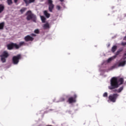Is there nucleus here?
I'll use <instances>...</instances> for the list:
<instances>
[{"instance_id": "obj_3", "label": "nucleus", "mask_w": 126, "mask_h": 126, "mask_svg": "<svg viewBox=\"0 0 126 126\" xmlns=\"http://www.w3.org/2000/svg\"><path fill=\"white\" fill-rule=\"evenodd\" d=\"M26 15H27L26 19L28 21L30 20H32L33 22L37 21V17L36 15L32 13V11L30 10L28 11L26 13Z\"/></svg>"}, {"instance_id": "obj_4", "label": "nucleus", "mask_w": 126, "mask_h": 126, "mask_svg": "<svg viewBox=\"0 0 126 126\" xmlns=\"http://www.w3.org/2000/svg\"><path fill=\"white\" fill-rule=\"evenodd\" d=\"M7 48L8 50H13V49L18 50V49H19V46L16 43L12 42L7 45Z\"/></svg>"}, {"instance_id": "obj_15", "label": "nucleus", "mask_w": 126, "mask_h": 126, "mask_svg": "<svg viewBox=\"0 0 126 126\" xmlns=\"http://www.w3.org/2000/svg\"><path fill=\"white\" fill-rule=\"evenodd\" d=\"M4 10V5L3 4H0V13H1V12Z\"/></svg>"}, {"instance_id": "obj_27", "label": "nucleus", "mask_w": 126, "mask_h": 126, "mask_svg": "<svg viewBox=\"0 0 126 126\" xmlns=\"http://www.w3.org/2000/svg\"><path fill=\"white\" fill-rule=\"evenodd\" d=\"M121 45H122V46H126V42H122Z\"/></svg>"}, {"instance_id": "obj_18", "label": "nucleus", "mask_w": 126, "mask_h": 126, "mask_svg": "<svg viewBox=\"0 0 126 126\" xmlns=\"http://www.w3.org/2000/svg\"><path fill=\"white\" fill-rule=\"evenodd\" d=\"M117 46L114 45L112 47L111 49V51L112 52V53H115V52H116V51H117Z\"/></svg>"}, {"instance_id": "obj_31", "label": "nucleus", "mask_w": 126, "mask_h": 126, "mask_svg": "<svg viewBox=\"0 0 126 126\" xmlns=\"http://www.w3.org/2000/svg\"><path fill=\"white\" fill-rule=\"evenodd\" d=\"M61 100L62 101H64V98H63V97L61 98Z\"/></svg>"}, {"instance_id": "obj_33", "label": "nucleus", "mask_w": 126, "mask_h": 126, "mask_svg": "<svg viewBox=\"0 0 126 126\" xmlns=\"http://www.w3.org/2000/svg\"><path fill=\"white\" fill-rule=\"evenodd\" d=\"M124 56H126V53L124 54Z\"/></svg>"}, {"instance_id": "obj_1", "label": "nucleus", "mask_w": 126, "mask_h": 126, "mask_svg": "<svg viewBox=\"0 0 126 126\" xmlns=\"http://www.w3.org/2000/svg\"><path fill=\"white\" fill-rule=\"evenodd\" d=\"M124 78H120L118 79V78L113 77L110 80V86L108 87L110 90H113V89H117L120 87V85H122L124 83Z\"/></svg>"}, {"instance_id": "obj_23", "label": "nucleus", "mask_w": 126, "mask_h": 126, "mask_svg": "<svg viewBox=\"0 0 126 126\" xmlns=\"http://www.w3.org/2000/svg\"><path fill=\"white\" fill-rule=\"evenodd\" d=\"M103 97L107 98V97H108V93L107 92L104 93L103 94Z\"/></svg>"}, {"instance_id": "obj_5", "label": "nucleus", "mask_w": 126, "mask_h": 126, "mask_svg": "<svg viewBox=\"0 0 126 126\" xmlns=\"http://www.w3.org/2000/svg\"><path fill=\"white\" fill-rule=\"evenodd\" d=\"M9 56V54H8V53L7 52V51H4L2 54L0 56L1 58V62H2V63H5L6 62L5 59H7Z\"/></svg>"}, {"instance_id": "obj_26", "label": "nucleus", "mask_w": 126, "mask_h": 126, "mask_svg": "<svg viewBox=\"0 0 126 126\" xmlns=\"http://www.w3.org/2000/svg\"><path fill=\"white\" fill-rule=\"evenodd\" d=\"M112 60H113V58H110L108 59L107 61H108V63H110V62H111V61H112Z\"/></svg>"}, {"instance_id": "obj_29", "label": "nucleus", "mask_w": 126, "mask_h": 126, "mask_svg": "<svg viewBox=\"0 0 126 126\" xmlns=\"http://www.w3.org/2000/svg\"><path fill=\"white\" fill-rule=\"evenodd\" d=\"M14 1L15 3H17V2L18 1V0H14Z\"/></svg>"}, {"instance_id": "obj_22", "label": "nucleus", "mask_w": 126, "mask_h": 126, "mask_svg": "<svg viewBox=\"0 0 126 126\" xmlns=\"http://www.w3.org/2000/svg\"><path fill=\"white\" fill-rule=\"evenodd\" d=\"M119 64L118 63H115L113 66L111 67L112 69H114V68H117L118 67Z\"/></svg>"}, {"instance_id": "obj_32", "label": "nucleus", "mask_w": 126, "mask_h": 126, "mask_svg": "<svg viewBox=\"0 0 126 126\" xmlns=\"http://www.w3.org/2000/svg\"><path fill=\"white\" fill-rule=\"evenodd\" d=\"M63 0H60V1H61V2H63Z\"/></svg>"}, {"instance_id": "obj_9", "label": "nucleus", "mask_w": 126, "mask_h": 126, "mask_svg": "<svg viewBox=\"0 0 126 126\" xmlns=\"http://www.w3.org/2000/svg\"><path fill=\"white\" fill-rule=\"evenodd\" d=\"M24 40L26 42H29L30 41L32 42V41H33L34 38L29 35H28L24 37Z\"/></svg>"}, {"instance_id": "obj_17", "label": "nucleus", "mask_w": 126, "mask_h": 126, "mask_svg": "<svg viewBox=\"0 0 126 126\" xmlns=\"http://www.w3.org/2000/svg\"><path fill=\"white\" fill-rule=\"evenodd\" d=\"M25 45H26L25 42L24 41L20 42L18 44L19 48L22 47V46H25Z\"/></svg>"}, {"instance_id": "obj_21", "label": "nucleus", "mask_w": 126, "mask_h": 126, "mask_svg": "<svg viewBox=\"0 0 126 126\" xmlns=\"http://www.w3.org/2000/svg\"><path fill=\"white\" fill-rule=\"evenodd\" d=\"M27 9V8L23 7L20 10V12L22 13V14L23 13V12H25V10Z\"/></svg>"}, {"instance_id": "obj_2", "label": "nucleus", "mask_w": 126, "mask_h": 126, "mask_svg": "<svg viewBox=\"0 0 126 126\" xmlns=\"http://www.w3.org/2000/svg\"><path fill=\"white\" fill-rule=\"evenodd\" d=\"M124 90V86H122L118 89H114L113 91V92L114 93L112 94H110L108 96V101H110V102H112V103H115L116 101H117V99H118V97L120 95L117 93H121L122 91Z\"/></svg>"}, {"instance_id": "obj_13", "label": "nucleus", "mask_w": 126, "mask_h": 126, "mask_svg": "<svg viewBox=\"0 0 126 126\" xmlns=\"http://www.w3.org/2000/svg\"><path fill=\"white\" fill-rule=\"evenodd\" d=\"M43 28L44 29H47V28H50V25L49 23H47L43 25Z\"/></svg>"}, {"instance_id": "obj_19", "label": "nucleus", "mask_w": 126, "mask_h": 126, "mask_svg": "<svg viewBox=\"0 0 126 126\" xmlns=\"http://www.w3.org/2000/svg\"><path fill=\"white\" fill-rule=\"evenodd\" d=\"M124 50V49H123V48L120 49L116 53L115 56L116 57H117V56H119V54H121V52H123V51Z\"/></svg>"}, {"instance_id": "obj_8", "label": "nucleus", "mask_w": 126, "mask_h": 126, "mask_svg": "<svg viewBox=\"0 0 126 126\" xmlns=\"http://www.w3.org/2000/svg\"><path fill=\"white\" fill-rule=\"evenodd\" d=\"M48 3L49 4L48 9L50 12H53V9H54V7H55V5L53 4V0H48Z\"/></svg>"}, {"instance_id": "obj_7", "label": "nucleus", "mask_w": 126, "mask_h": 126, "mask_svg": "<svg viewBox=\"0 0 126 126\" xmlns=\"http://www.w3.org/2000/svg\"><path fill=\"white\" fill-rule=\"evenodd\" d=\"M76 98H77V95L76 94H74L73 97H70L67 100L69 104H72V103H75L76 102Z\"/></svg>"}, {"instance_id": "obj_6", "label": "nucleus", "mask_w": 126, "mask_h": 126, "mask_svg": "<svg viewBox=\"0 0 126 126\" xmlns=\"http://www.w3.org/2000/svg\"><path fill=\"white\" fill-rule=\"evenodd\" d=\"M19 60H21V55L18 54L16 56H13L12 58V63L13 64H18Z\"/></svg>"}, {"instance_id": "obj_14", "label": "nucleus", "mask_w": 126, "mask_h": 126, "mask_svg": "<svg viewBox=\"0 0 126 126\" xmlns=\"http://www.w3.org/2000/svg\"><path fill=\"white\" fill-rule=\"evenodd\" d=\"M40 18L42 23H45L46 22V19L44 16H40Z\"/></svg>"}, {"instance_id": "obj_10", "label": "nucleus", "mask_w": 126, "mask_h": 126, "mask_svg": "<svg viewBox=\"0 0 126 126\" xmlns=\"http://www.w3.org/2000/svg\"><path fill=\"white\" fill-rule=\"evenodd\" d=\"M43 13L46 18H50V16H51V14L48 13V11L44 10L43 12Z\"/></svg>"}, {"instance_id": "obj_11", "label": "nucleus", "mask_w": 126, "mask_h": 126, "mask_svg": "<svg viewBox=\"0 0 126 126\" xmlns=\"http://www.w3.org/2000/svg\"><path fill=\"white\" fill-rule=\"evenodd\" d=\"M126 64V60H125L123 62H120L118 63V67H120V66H125Z\"/></svg>"}, {"instance_id": "obj_28", "label": "nucleus", "mask_w": 126, "mask_h": 126, "mask_svg": "<svg viewBox=\"0 0 126 126\" xmlns=\"http://www.w3.org/2000/svg\"><path fill=\"white\" fill-rule=\"evenodd\" d=\"M31 35L32 36V37H36V34L34 33H32Z\"/></svg>"}, {"instance_id": "obj_24", "label": "nucleus", "mask_w": 126, "mask_h": 126, "mask_svg": "<svg viewBox=\"0 0 126 126\" xmlns=\"http://www.w3.org/2000/svg\"><path fill=\"white\" fill-rule=\"evenodd\" d=\"M39 30L36 29L34 30V33H35V34H39Z\"/></svg>"}, {"instance_id": "obj_30", "label": "nucleus", "mask_w": 126, "mask_h": 126, "mask_svg": "<svg viewBox=\"0 0 126 126\" xmlns=\"http://www.w3.org/2000/svg\"><path fill=\"white\" fill-rule=\"evenodd\" d=\"M122 59L123 60H126V57H125V56H123V58H122Z\"/></svg>"}, {"instance_id": "obj_25", "label": "nucleus", "mask_w": 126, "mask_h": 126, "mask_svg": "<svg viewBox=\"0 0 126 126\" xmlns=\"http://www.w3.org/2000/svg\"><path fill=\"white\" fill-rule=\"evenodd\" d=\"M56 8L57 9H58V10H61V6L60 5H57L56 6Z\"/></svg>"}, {"instance_id": "obj_12", "label": "nucleus", "mask_w": 126, "mask_h": 126, "mask_svg": "<svg viewBox=\"0 0 126 126\" xmlns=\"http://www.w3.org/2000/svg\"><path fill=\"white\" fill-rule=\"evenodd\" d=\"M23 0L25 2L26 5H27V4H29V3H32V2H35V0H29V1H28V0Z\"/></svg>"}, {"instance_id": "obj_16", "label": "nucleus", "mask_w": 126, "mask_h": 126, "mask_svg": "<svg viewBox=\"0 0 126 126\" xmlns=\"http://www.w3.org/2000/svg\"><path fill=\"white\" fill-rule=\"evenodd\" d=\"M4 28V22H2L0 23V30H3Z\"/></svg>"}, {"instance_id": "obj_20", "label": "nucleus", "mask_w": 126, "mask_h": 126, "mask_svg": "<svg viewBox=\"0 0 126 126\" xmlns=\"http://www.w3.org/2000/svg\"><path fill=\"white\" fill-rule=\"evenodd\" d=\"M7 3L8 5H11L13 3L12 0H7Z\"/></svg>"}]
</instances>
